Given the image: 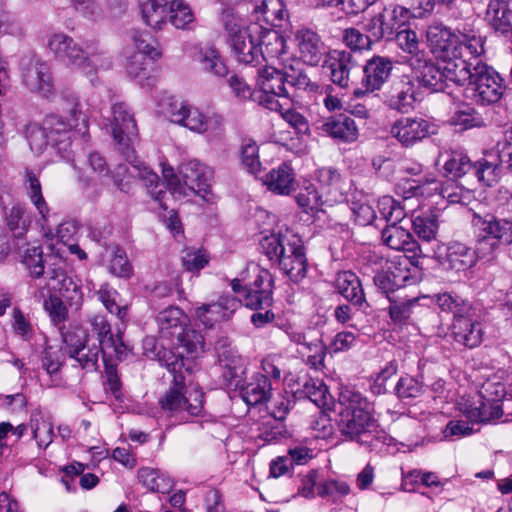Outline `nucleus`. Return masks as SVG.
<instances>
[{
	"instance_id": "f257e3e1",
	"label": "nucleus",
	"mask_w": 512,
	"mask_h": 512,
	"mask_svg": "<svg viewBox=\"0 0 512 512\" xmlns=\"http://www.w3.org/2000/svg\"><path fill=\"white\" fill-rule=\"evenodd\" d=\"M66 106L67 119L50 114L45 117L42 125L28 126L27 140L31 150L41 153L48 145H51L63 159H70L72 136L76 133L82 137L86 136L90 113L83 110V104L75 97L68 100Z\"/></svg>"
},
{
	"instance_id": "f03ea898",
	"label": "nucleus",
	"mask_w": 512,
	"mask_h": 512,
	"mask_svg": "<svg viewBox=\"0 0 512 512\" xmlns=\"http://www.w3.org/2000/svg\"><path fill=\"white\" fill-rule=\"evenodd\" d=\"M339 405L337 426L344 437L359 441L376 428L372 405L359 392L343 390L339 395Z\"/></svg>"
},
{
	"instance_id": "7ed1b4c3",
	"label": "nucleus",
	"mask_w": 512,
	"mask_h": 512,
	"mask_svg": "<svg viewBox=\"0 0 512 512\" xmlns=\"http://www.w3.org/2000/svg\"><path fill=\"white\" fill-rule=\"evenodd\" d=\"M159 405L168 418L178 423L188 422L202 415L204 393L197 387L186 388L184 375H176L173 384L159 399Z\"/></svg>"
},
{
	"instance_id": "20e7f679",
	"label": "nucleus",
	"mask_w": 512,
	"mask_h": 512,
	"mask_svg": "<svg viewBox=\"0 0 512 512\" xmlns=\"http://www.w3.org/2000/svg\"><path fill=\"white\" fill-rule=\"evenodd\" d=\"M43 277L45 283L39 286V293L42 298L54 294L61 296L70 306L78 307L81 305L83 300L81 288L67 274L61 257L51 256L47 260V270Z\"/></svg>"
},
{
	"instance_id": "39448f33",
	"label": "nucleus",
	"mask_w": 512,
	"mask_h": 512,
	"mask_svg": "<svg viewBox=\"0 0 512 512\" xmlns=\"http://www.w3.org/2000/svg\"><path fill=\"white\" fill-rule=\"evenodd\" d=\"M48 47L60 61L78 67L86 75H91L98 68L103 67L100 55L92 54L87 56L85 51L71 37L63 33L51 36L48 41Z\"/></svg>"
},
{
	"instance_id": "423d86ee",
	"label": "nucleus",
	"mask_w": 512,
	"mask_h": 512,
	"mask_svg": "<svg viewBox=\"0 0 512 512\" xmlns=\"http://www.w3.org/2000/svg\"><path fill=\"white\" fill-rule=\"evenodd\" d=\"M410 17V9L400 5L384 6L364 23V31L374 42L393 39L397 30L404 27Z\"/></svg>"
},
{
	"instance_id": "0eeeda50",
	"label": "nucleus",
	"mask_w": 512,
	"mask_h": 512,
	"mask_svg": "<svg viewBox=\"0 0 512 512\" xmlns=\"http://www.w3.org/2000/svg\"><path fill=\"white\" fill-rule=\"evenodd\" d=\"M444 170L451 178H460L468 173H472L478 181L487 186H491L498 179V166L496 163L490 162L487 159L472 162L468 155L462 151L451 152L444 164Z\"/></svg>"
},
{
	"instance_id": "6e6552de",
	"label": "nucleus",
	"mask_w": 512,
	"mask_h": 512,
	"mask_svg": "<svg viewBox=\"0 0 512 512\" xmlns=\"http://www.w3.org/2000/svg\"><path fill=\"white\" fill-rule=\"evenodd\" d=\"M257 85L260 88L255 101L269 110L282 108L280 98L288 100L290 93L287 88L286 70L284 72L274 68L265 67L259 70Z\"/></svg>"
},
{
	"instance_id": "1a4fd4ad",
	"label": "nucleus",
	"mask_w": 512,
	"mask_h": 512,
	"mask_svg": "<svg viewBox=\"0 0 512 512\" xmlns=\"http://www.w3.org/2000/svg\"><path fill=\"white\" fill-rule=\"evenodd\" d=\"M469 89L472 91V99L476 103L493 104L498 102L503 95V79L492 67L482 61H477Z\"/></svg>"
},
{
	"instance_id": "9d476101",
	"label": "nucleus",
	"mask_w": 512,
	"mask_h": 512,
	"mask_svg": "<svg viewBox=\"0 0 512 512\" xmlns=\"http://www.w3.org/2000/svg\"><path fill=\"white\" fill-rule=\"evenodd\" d=\"M110 126L118 149L130 160L134 153L131 146L138 139V128L134 114L125 103H116L112 106Z\"/></svg>"
},
{
	"instance_id": "9b49d317",
	"label": "nucleus",
	"mask_w": 512,
	"mask_h": 512,
	"mask_svg": "<svg viewBox=\"0 0 512 512\" xmlns=\"http://www.w3.org/2000/svg\"><path fill=\"white\" fill-rule=\"evenodd\" d=\"M21 77L25 87L44 98L55 94L52 72L49 64L35 55L26 56L21 61Z\"/></svg>"
},
{
	"instance_id": "f8f14e48",
	"label": "nucleus",
	"mask_w": 512,
	"mask_h": 512,
	"mask_svg": "<svg viewBox=\"0 0 512 512\" xmlns=\"http://www.w3.org/2000/svg\"><path fill=\"white\" fill-rule=\"evenodd\" d=\"M247 274L253 278L245 283L243 298L250 309L270 308L273 303V277L271 273L257 265L248 268Z\"/></svg>"
},
{
	"instance_id": "ddd939ff",
	"label": "nucleus",
	"mask_w": 512,
	"mask_h": 512,
	"mask_svg": "<svg viewBox=\"0 0 512 512\" xmlns=\"http://www.w3.org/2000/svg\"><path fill=\"white\" fill-rule=\"evenodd\" d=\"M88 323L91 332L98 340L97 347L101 348V353L105 359L106 355L115 356L117 360L122 361L130 354L131 349L124 343L122 333L118 331L116 335L112 333L111 324L106 316L95 314L89 317Z\"/></svg>"
},
{
	"instance_id": "4468645a",
	"label": "nucleus",
	"mask_w": 512,
	"mask_h": 512,
	"mask_svg": "<svg viewBox=\"0 0 512 512\" xmlns=\"http://www.w3.org/2000/svg\"><path fill=\"white\" fill-rule=\"evenodd\" d=\"M405 63L410 67L413 79L431 92L444 91L448 84L444 83L442 67L436 65L427 53L414 57H406Z\"/></svg>"
},
{
	"instance_id": "2eb2a0df",
	"label": "nucleus",
	"mask_w": 512,
	"mask_h": 512,
	"mask_svg": "<svg viewBox=\"0 0 512 512\" xmlns=\"http://www.w3.org/2000/svg\"><path fill=\"white\" fill-rule=\"evenodd\" d=\"M170 120L196 133H205L222 125L218 115H205L198 108L182 103H171L168 111Z\"/></svg>"
},
{
	"instance_id": "dca6fc26",
	"label": "nucleus",
	"mask_w": 512,
	"mask_h": 512,
	"mask_svg": "<svg viewBox=\"0 0 512 512\" xmlns=\"http://www.w3.org/2000/svg\"><path fill=\"white\" fill-rule=\"evenodd\" d=\"M427 42L431 53L442 60L459 57L460 33L452 32L442 24L430 25L427 29Z\"/></svg>"
},
{
	"instance_id": "f3484780",
	"label": "nucleus",
	"mask_w": 512,
	"mask_h": 512,
	"mask_svg": "<svg viewBox=\"0 0 512 512\" xmlns=\"http://www.w3.org/2000/svg\"><path fill=\"white\" fill-rule=\"evenodd\" d=\"M181 188L180 196L200 195L206 192L212 171L197 160H190L180 166Z\"/></svg>"
},
{
	"instance_id": "a211bd4d",
	"label": "nucleus",
	"mask_w": 512,
	"mask_h": 512,
	"mask_svg": "<svg viewBox=\"0 0 512 512\" xmlns=\"http://www.w3.org/2000/svg\"><path fill=\"white\" fill-rule=\"evenodd\" d=\"M392 69L393 64L388 57L373 56L371 59L367 60L362 68L363 78L361 88H356L354 95L359 97L365 93L379 90L389 78Z\"/></svg>"
},
{
	"instance_id": "6ab92c4d",
	"label": "nucleus",
	"mask_w": 512,
	"mask_h": 512,
	"mask_svg": "<svg viewBox=\"0 0 512 512\" xmlns=\"http://www.w3.org/2000/svg\"><path fill=\"white\" fill-rule=\"evenodd\" d=\"M331 81L340 88H348L352 77L361 70L354 55L349 51L333 50L325 61Z\"/></svg>"
},
{
	"instance_id": "aec40b11",
	"label": "nucleus",
	"mask_w": 512,
	"mask_h": 512,
	"mask_svg": "<svg viewBox=\"0 0 512 512\" xmlns=\"http://www.w3.org/2000/svg\"><path fill=\"white\" fill-rule=\"evenodd\" d=\"M260 247L270 260L293 257L305 252L301 239L288 230L285 233L280 232L263 237Z\"/></svg>"
},
{
	"instance_id": "412c9836",
	"label": "nucleus",
	"mask_w": 512,
	"mask_h": 512,
	"mask_svg": "<svg viewBox=\"0 0 512 512\" xmlns=\"http://www.w3.org/2000/svg\"><path fill=\"white\" fill-rule=\"evenodd\" d=\"M261 25L252 23L247 26L246 31H242L236 37L232 38V46L236 59L244 64H260L261 53H259V33Z\"/></svg>"
},
{
	"instance_id": "4be33fe9",
	"label": "nucleus",
	"mask_w": 512,
	"mask_h": 512,
	"mask_svg": "<svg viewBox=\"0 0 512 512\" xmlns=\"http://www.w3.org/2000/svg\"><path fill=\"white\" fill-rule=\"evenodd\" d=\"M240 306V300L227 294L222 295L217 302L197 307L194 315L205 327L212 328L216 323L228 320Z\"/></svg>"
},
{
	"instance_id": "5701e85b",
	"label": "nucleus",
	"mask_w": 512,
	"mask_h": 512,
	"mask_svg": "<svg viewBox=\"0 0 512 512\" xmlns=\"http://www.w3.org/2000/svg\"><path fill=\"white\" fill-rule=\"evenodd\" d=\"M430 128L423 118L402 117L392 124L390 133L402 146L411 147L428 137Z\"/></svg>"
},
{
	"instance_id": "b1692460",
	"label": "nucleus",
	"mask_w": 512,
	"mask_h": 512,
	"mask_svg": "<svg viewBox=\"0 0 512 512\" xmlns=\"http://www.w3.org/2000/svg\"><path fill=\"white\" fill-rule=\"evenodd\" d=\"M25 185L27 195L39 214L37 223L40 225L46 237L53 238L54 228L50 223V208L42 194V187L38 176L28 168L25 170Z\"/></svg>"
},
{
	"instance_id": "393cba45",
	"label": "nucleus",
	"mask_w": 512,
	"mask_h": 512,
	"mask_svg": "<svg viewBox=\"0 0 512 512\" xmlns=\"http://www.w3.org/2000/svg\"><path fill=\"white\" fill-rule=\"evenodd\" d=\"M482 327L474 318V310L453 319L450 326V336L459 346L475 348L482 341Z\"/></svg>"
},
{
	"instance_id": "a878e982",
	"label": "nucleus",
	"mask_w": 512,
	"mask_h": 512,
	"mask_svg": "<svg viewBox=\"0 0 512 512\" xmlns=\"http://www.w3.org/2000/svg\"><path fill=\"white\" fill-rule=\"evenodd\" d=\"M385 103L390 109L400 113H408L414 108L416 92L413 79L400 76L395 79L387 91Z\"/></svg>"
},
{
	"instance_id": "bb28decb",
	"label": "nucleus",
	"mask_w": 512,
	"mask_h": 512,
	"mask_svg": "<svg viewBox=\"0 0 512 512\" xmlns=\"http://www.w3.org/2000/svg\"><path fill=\"white\" fill-rule=\"evenodd\" d=\"M295 41L304 63L317 66L323 60L326 47L317 32L310 28H301L295 33Z\"/></svg>"
},
{
	"instance_id": "cd10ccee",
	"label": "nucleus",
	"mask_w": 512,
	"mask_h": 512,
	"mask_svg": "<svg viewBox=\"0 0 512 512\" xmlns=\"http://www.w3.org/2000/svg\"><path fill=\"white\" fill-rule=\"evenodd\" d=\"M440 265L446 270L466 271L473 267L477 261L476 252L461 242H450L446 247V253L439 255Z\"/></svg>"
},
{
	"instance_id": "c85d7f7f",
	"label": "nucleus",
	"mask_w": 512,
	"mask_h": 512,
	"mask_svg": "<svg viewBox=\"0 0 512 512\" xmlns=\"http://www.w3.org/2000/svg\"><path fill=\"white\" fill-rule=\"evenodd\" d=\"M473 222L481 235H487L502 244L512 243V219H499L487 213L483 216L475 215Z\"/></svg>"
},
{
	"instance_id": "c756f323",
	"label": "nucleus",
	"mask_w": 512,
	"mask_h": 512,
	"mask_svg": "<svg viewBox=\"0 0 512 512\" xmlns=\"http://www.w3.org/2000/svg\"><path fill=\"white\" fill-rule=\"evenodd\" d=\"M381 239L383 244L393 250L411 253V258H415L421 253L420 245L413 235L407 229L399 226L398 223L388 224L382 230Z\"/></svg>"
},
{
	"instance_id": "7c9ffc66",
	"label": "nucleus",
	"mask_w": 512,
	"mask_h": 512,
	"mask_svg": "<svg viewBox=\"0 0 512 512\" xmlns=\"http://www.w3.org/2000/svg\"><path fill=\"white\" fill-rule=\"evenodd\" d=\"M157 324L160 337L172 343L180 337L187 326V317L178 307L170 306L159 312Z\"/></svg>"
},
{
	"instance_id": "2f4dec72",
	"label": "nucleus",
	"mask_w": 512,
	"mask_h": 512,
	"mask_svg": "<svg viewBox=\"0 0 512 512\" xmlns=\"http://www.w3.org/2000/svg\"><path fill=\"white\" fill-rule=\"evenodd\" d=\"M334 286L337 292L352 305L362 308L368 306L361 280L352 271L337 273Z\"/></svg>"
},
{
	"instance_id": "473e14b6",
	"label": "nucleus",
	"mask_w": 512,
	"mask_h": 512,
	"mask_svg": "<svg viewBox=\"0 0 512 512\" xmlns=\"http://www.w3.org/2000/svg\"><path fill=\"white\" fill-rule=\"evenodd\" d=\"M263 184L274 194L289 195L296 186L294 170L287 163H282L264 176Z\"/></svg>"
},
{
	"instance_id": "72a5a7b5",
	"label": "nucleus",
	"mask_w": 512,
	"mask_h": 512,
	"mask_svg": "<svg viewBox=\"0 0 512 512\" xmlns=\"http://www.w3.org/2000/svg\"><path fill=\"white\" fill-rule=\"evenodd\" d=\"M486 20L496 32L505 36L512 34V10L507 0H490Z\"/></svg>"
},
{
	"instance_id": "f704fd0d",
	"label": "nucleus",
	"mask_w": 512,
	"mask_h": 512,
	"mask_svg": "<svg viewBox=\"0 0 512 512\" xmlns=\"http://www.w3.org/2000/svg\"><path fill=\"white\" fill-rule=\"evenodd\" d=\"M442 67L444 83L452 82L457 85L470 84L474 77L475 63L461 57L447 58Z\"/></svg>"
},
{
	"instance_id": "c9c22d12",
	"label": "nucleus",
	"mask_w": 512,
	"mask_h": 512,
	"mask_svg": "<svg viewBox=\"0 0 512 512\" xmlns=\"http://www.w3.org/2000/svg\"><path fill=\"white\" fill-rule=\"evenodd\" d=\"M272 383L267 375L256 373L246 385L241 387L240 394L248 405H258L271 397Z\"/></svg>"
},
{
	"instance_id": "e433bc0d",
	"label": "nucleus",
	"mask_w": 512,
	"mask_h": 512,
	"mask_svg": "<svg viewBox=\"0 0 512 512\" xmlns=\"http://www.w3.org/2000/svg\"><path fill=\"white\" fill-rule=\"evenodd\" d=\"M322 130L332 138L343 142H353L358 137V128L354 119L343 114L327 119L322 125Z\"/></svg>"
},
{
	"instance_id": "4c0bfd02",
	"label": "nucleus",
	"mask_w": 512,
	"mask_h": 512,
	"mask_svg": "<svg viewBox=\"0 0 512 512\" xmlns=\"http://www.w3.org/2000/svg\"><path fill=\"white\" fill-rule=\"evenodd\" d=\"M285 40L274 29L264 28L261 25L259 33V53L261 60L269 61L279 58L285 52Z\"/></svg>"
},
{
	"instance_id": "58836bf2",
	"label": "nucleus",
	"mask_w": 512,
	"mask_h": 512,
	"mask_svg": "<svg viewBox=\"0 0 512 512\" xmlns=\"http://www.w3.org/2000/svg\"><path fill=\"white\" fill-rule=\"evenodd\" d=\"M412 228L415 234L423 241L436 240L439 230V217L435 211H427L412 218Z\"/></svg>"
},
{
	"instance_id": "ea45409f",
	"label": "nucleus",
	"mask_w": 512,
	"mask_h": 512,
	"mask_svg": "<svg viewBox=\"0 0 512 512\" xmlns=\"http://www.w3.org/2000/svg\"><path fill=\"white\" fill-rule=\"evenodd\" d=\"M29 426L38 448L46 449L53 442V424L40 412H34L31 414Z\"/></svg>"
},
{
	"instance_id": "a19ab883",
	"label": "nucleus",
	"mask_w": 512,
	"mask_h": 512,
	"mask_svg": "<svg viewBox=\"0 0 512 512\" xmlns=\"http://www.w3.org/2000/svg\"><path fill=\"white\" fill-rule=\"evenodd\" d=\"M167 0H140L145 23L153 29H160L167 15Z\"/></svg>"
},
{
	"instance_id": "79ce46f5",
	"label": "nucleus",
	"mask_w": 512,
	"mask_h": 512,
	"mask_svg": "<svg viewBox=\"0 0 512 512\" xmlns=\"http://www.w3.org/2000/svg\"><path fill=\"white\" fill-rule=\"evenodd\" d=\"M273 261L278 264L283 273L293 282H299L306 276L307 258L305 252L298 253L293 257H283Z\"/></svg>"
},
{
	"instance_id": "37998d69",
	"label": "nucleus",
	"mask_w": 512,
	"mask_h": 512,
	"mask_svg": "<svg viewBox=\"0 0 512 512\" xmlns=\"http://www.w3.org/2000/svg\"><path fill=\"white\" fill-rule=\"evenodd\" d=\"M487 405L482 404L479 407H472L465 411L467 418L475 423L486 422L490 419H498L505 412L508 415V412L512 410V400H506L501 405H490V412H487Z\"/></svg>"
},
{
	"instance_id": "c03bdc74",
	"label": "nucleus",
	"mask_w": 512,
	"mask_h": 512,
	"mask_svg": "<svg viewBox=\"0 0 512 512\" xmlns=\"http://www.w3.org/2000/svg\"><path fill=\"white\" fill-rule=\"evenodd\" d=\"M317 178L322 189H325L326 194L331 196L332 201L337 202L343 200L341 176L336 169L323 167L318 170Z\"/></svg>"
},
{
	"instance_id": "a18cd8bd",
	"label": "nucleus",
	"mask_w": 512,
	"mask_h": 512,
	"mask_svg": "<svg viewBox=\"0 0 512 512\" xmlns=\"http://www.w3.org/2000/svg\"><path fill=\"white\" fill-rule=\"evenodd\" d=\"M138 478L152 492L167 493L172 488L171 479L153 468L144 467L139 469Z\"/></svg>"
},
{
	"instance_id": "49530a36",
	"label": "nucleus",
	"mask_w": 512,
	"mask_h": 512,
	"mask_svg": "<svg viewBox=\"0 0 512 512\" xmlns=\"http://www.w3.org/2000/svg\"><path fill=\"white\" fill-rule=\"evenodd\" d=\"M301 381L302 388L298 390L301 396L308 398L318 407L326 405L329 393L327 386L321 380L304 376Z\"/></svg>"
},
{
	"instance_id": "de8ad7c7",
	"label": "nucleus",
	"mask_w": 512,
	"mask_h": 512,
	"mask_svg": "<svg viewBox=\"0 0 512 512\" xmlns=\"http://www.w3.org/2000/svg\"><path fill=\"white\" fill-rule=\"evenodd\" d=\"M52 255L43 258L42 249L39 246L28 247L23 255V264L29 271L32 278L39 279L45 275L47 270V260Z\"/></svg>"
},
{
	"instance_id": "09e8293b",
	"label": "nucleus",
	"mask_w": 512,
	"mask_h": 512,
	"mask_svg": "<svg viewBox=\"0 0 512 512\" xmlns=\"http://www.w3.org/2000/svg\"><path fill=\"white\" fill-rule=\"evenodd\" d=\"M435 301L441 311L451 313L453 315V319L460 317L463 314L470 313L473 309L469 302L450 293H440L435 295Z\"/></svg>"
},
{
	"instance_id": "8fccbe9b",
	"label": "nucleus",
	"mask_w": 512,
	"mask_h": 512,
	"mask_svg": "<svg viewBox=\"0 0 512 512\" xmlns=\"http://www.w3.org/2000/svg\"><path fill=\"white\" fill-rule=\"evenodd\" d=\"M5 222L12 234L19 238L28 231L31 220L24 207L14 205L6 212Z\"/></svg>"
},
{
	"instance_id": "3c124183",
	"label": "nucleus",
	"mask_w": 512,
	"mask_h": 512,
	"mask_svg": "<svg viewBox=\"0 0 512 512\" xmlns=\"http://www.w3.org/2000/svg\"><path fill=\"white\" fill-rule=\"evenodd\" d=\"M169 21L177 29H187L194 22V14L183 0H173L169 5Z\"/></svg>"
},
{
	"instance_id": "603ef678",
	"label": "nucleus",
	"mask_w": 512,
	"mask_h": 512,
	"mask_svg": "<svg viewBox=\"0 0 512 512\" xmlns=\"http://www.w3.org/2000/svg\"><path fill=\"white\" fill-rule=\"evenodd\" d=\"M460 55L459 57L477 63L482 61L480 57L484 54V40L481 36L460 33Z\"/></svg>"
},
{
	"instance_id": "864d4df0",
	"label": "nucleus",
	"mask_w": 512,
	"mask_h": 512,
	"mask_svg": "<svg viewBox=\"0 0 512 512\" xmlns=\"http://www.w3.org/2000/svg\"><path fill=\"white\" fill-rule=\"evenodd\" d=\"M67 355L78 354V349L84 348L88 342L87 331L79 325H70L67 330L61 332Z\"/></svg>"
},
{
	"instance_id": "5fc2aeb1",
	"label": "nucleus",
	"mask_w": 512,
	"mask_h": 512,
	"mask_svg": "<svg viewBox=\"0 0 512 512\" xmlns=\"http://www.w3.org/2000/svg\"><path fill=\"white\" fill-rule=\"evenodd\" d=\"M199 60L205 71L217 77H225L228 74L227 66L223 62L218 50L214 47L201 51Z\"/></svg>"
},
{
	"instance_id": "6e6d98bb",
	"label": "nucleus",
	"mask_w": 512,
	"mask_h": 512,
	"mask_svg": "<svg viewBox=\"0 0 512 512\" xmlns=\"http://www.w3.org/2000/svg\"><path fill=\"white\" fill-rule=\"evenodd\" d=\"M450 123L459 127L461 130H467L474 127H481L484 122L482 117L473 107L464 105L456 110L450 118Z\"/></svg>"
},
{
	"instance_id": "4d7b16f0",
	"label": "nucleus",
	"mask_w": 512,
	"mask_h": 512,
	"mask_svg": "<svg viewBox=\"0 0 512 512\" xmlns=\"http://www.w3.org/2000/svg\"><path fill=\"white\" fill-rule=\"evenodd\" d=\"M241 163L251 174L257 175L261 172V162L259 159V147L255 141L246 139L243 141L240 150Z\"/></svg>"
},
{
	"instance_id": "13d9d810",
	"label": "nucleus",
	"mask_w": 512,
	"mask_h": 512,
	"mask_svg": "<svg viewBox=\"0 0 512 512\" xmlns=\"http://www.w3.org/2000/svg\"><path fill=\"white\" fill-rule=\"evenodd\" d=\"M435 190H438V187H436ZM439 193L442 198L446 199L447 202L451 204L468 205L472 199L471 191L458 185L454 181L444 183L439 188Z\"/></svg>"
},
{
	"instance_id": "bf43d9fd",
	"label": "nucleus",
	"mask_w": 512,
	"mask_h": 512,
	"mask_svg": "<svg viewBox=\"0 0 512 512\" xmlns=\"http://www.w3.org/2000/svg\"><path fill=\"white\" fill-rule=\"evenodd\" d=\"M378 210L389 224H396L406 217L405 208L393 197L388 195L379 198Z\"/></svg>"
},
{
	"instance_id": "052dcab7",
	"label": "nucleus",
	"mask_w": 512,
	"mask_h": 512,
	"mask_svg": "<svg viewBox=\"0 0 512 512\" xmlns=\"http://www.w3.org/2000/svg\"><path fill=\"white\" fill-rule=\"evenodd\" d=\"M158 360L162 366H165L168 371L176 375H183V370L189 371L190 367L188 359H184L182 353H175L172 349H166L158 352Z\"/></svg>"
},
{
	"instance_id": "680f3d73",
	"label": "nucleus",
	"mask_w": 512,
	"mask_h": 512,
	"mask_svg": "<svg viewBox=\"0 0 512 512\" xmlns=\"http://www.w3.org/2000/svg\"><path fill=\"white\" fill-rule=\"evenodd\" d=\"M43 299L44 309L48 313L52 323L62 330L61 325H63L67 320L68 311L61 299V296L50 294V296H46V298Z\"/></svg>"
},
{
	"instance_id": "e2e57ef3",
	"label": "nucleus",
	"mask_w": 512,
	"mask_h": 512,
	"mask_svg": "<svg viewBox=\"0 0 512 512\" xmlns=\"http://www.w3.org/2000/svg\"><path fill=\"white\" fill-rule=\"evenodd\" d=\"M398 47L408 54L407 57H414L420 53H426L419 49V41L416 32L407 28L406 25L394 34Z\"/></svg>"
},
{
	"instance_id": "0e129e2a",
	"label": "nucleus",
	"mask_w": 512,
	"mask_h": 512,
	"mask_svg": "<svg viewBox=\"0 0 512 512\" xmlns=\"http://www.w3.org/2000/svg\"><path fill=\"white\" fill-rule=\"evenodd\" d=\"M174 348H183L187 353H197L203 350L204 338L200 332L188 329L187 326L180 337L171 343Z\"/></svg>"
},
{
	"instance_id": "69168bd1",
	"label": "nucleus",
	"mask_w": 512,
	"mask_h": 512,
	"mask_svg": "<svg viewBox=\"0 0 512 512\" xmlns=\"http://www.w3.org/2000/svg\"><path fill=\"white\" fill-rule=\"evenodd\" d=\"M351 491L349 484L340 479H327L321 482L317 487V493L321 497H329L337 501L348 495Z\"/></svg>"
},
{
	"instance_id": "338daca9",
	"label": "nucleus",
	"mask_w": 512,
	"mask_h": 512,
	"mask_svg": "<svg viewBox=\"0 0 512 512\" xmlns=\"http://www.w3.org/2000/svg\"><path fill=\"white\" fill-rule=\"evenodd\" d=\"M296 201L306 213L318 211L323 204L322 196L312 184L304 187L297 194Z\"/></svg>"
},
{
	"instance_id": "774afa93",
	"label": "nucleus",
	"mask_w": 512,
	"mask_h": 512,
	"mask_svg": "<svg viewBox=\"0 0 512 512\" xmlns=\"http://www.w3.org/2000/svg\"><path fill=\"white\" fill-rule=\"evenodd\" d=\"M501 245L502 243L498 242L496 239L487 235H481L478 231L476 247L473 250L476 252L477 259L491 261L496 257Z\"/></svg>"
}]
</instances>
